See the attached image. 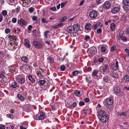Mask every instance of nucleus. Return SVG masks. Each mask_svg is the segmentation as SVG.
<instances>
[{
	"instance_id": "1",
	"label": "nucleus",
	"mask_w": 129,
	"mask_h": 129,
	"mask_svg": "<svg viewBox=\"0 0 129 129\" xmlns=\"http://www.w3.org/2000/svg\"><path fill=\"white\" fill-rule=\"evenodd\" d=\"M17 23L19 25L22 27L26 25L27 24V22L23 18H21L18 20Z\"/></svg>"
},
{
	"instance_id": "2",
	"label": "nucleus",
	"mask_w": 129,
	"mask_h": 129,
	"mask_svg": "<svg viewBox=\"0 0 129 129\" xmlns=\"http://www.w3.org/2000/svg\"><path fill=\"white\" fill-rule=\"evenodd\" d=\"M101 116V117L99 118V119H100L101 121L103 123H106L109 118V116L107 114L105 115Z\"/></svg>"
},
{
	"instance_id": "3",
	"label": "nucleus",
	"mask_w": 129,
	"mask_h": 129,
	"mask_svg": "<svg viewBox=\"0 0 129 129\" xmlns=\"http://www.w3.org/2000/svg\"><path fill=\"white\" fill-rule=\"evenodd\" d=\"M108 66L107 64L103 65L100 68V72L104 74V73L106 71L108 70Z\"/></svg>"
},
{
	"instance_id": "4",
	"label": "nucleus",
	"mask_w": 129,
	"mask_h": 129,
	"mask_svg": "<svg viewBox=\"0 0 129 129\" xmlns=\"http://www.w3.org/2000/svg\"><path fill=\"white\" fill-rule=\"evenodd\" d=\"M33 45L37 49L40 48L42 47L41 44L37 41H34L33 42Z\"/></svg>"
},
{
	"instance_id": "5",
	"label": "nucleus",
	"mask_w": 129,
	"mask_h": 129,
	"mask_svg": "<svg viewBox=\"0 0 129 129\" xmlns=\"http://www.w3.org/2000/svg\"><path fill=\"white\" fill-rule=\"evenodd\" d=\"M111 6V4L109 1L106 2L103 4V7L105 9H108Z\"/></svg>"
},
{
	"instance_id": "6",
	"label": "nucleus",
	"mask_w": 129,
	"mask_h": 129,
	"mask_svg": "<svg viewBox=\"0 0 129 129\" xmlns=\"http://www.w3.org/2000/svg\"><path fill=\"white\" fill-rule=\"evenodd\" d=\"M89 16L90 17L92 18H96L97 16V12L94 11H91L89 13Z\"/></svg>"
},
{
	"instance_id": "7",
	"label": "nucleus",
	"mask_w": 129,
	"mask_h": 129,
	"mask_svg": "<svg viewBox=\"0 0 129 129\" xmlns=\"http://www.w3.org/2000/svg\"><path fill=\"white\" fill-rule=\"evenodd\" d=\"M74 29L73 26H72L67 27V32L69 33L73 34L75 33Z\"/></svg>"
},
{
	"instance_id": "8",
	"label": "nucleus",
	"mask_w": 129,
	"mask_h": 129,
	"mask_svg": "<svg viewBox=\"0 0 129 129\" xmlns=\"http://www.w3.org/2000/svg\"><path fill=\"white\" fill-rule=\"evenodd\" d=\"M40 115L39 116V115L38 114L37 115V116L38 117V120H41L44 119L45 117V113L42 112H40Z\"/></svg>"
},
{
	"instance_id": "9",
	"label": "nucleus",
	"mask_w": 129,
	"mask_h": 129,
	"mask_svg": "<svg viewBox=\"0 0 129 129\" xmlns=\"http://www.w3.org/2000/svg\"><path fill=\"white\" fill-rule=\"evenodd\" d=\"M120 7L119 6L117 7H114L111 10V12L113 14H115L119 12L120 10Z\"/></svg>"
},
{
	"instance_id": "10",
	"label": "nucleus",
	"mask_w": 129,
	"mask_h": 129,
	"mask_svg": "<svg viewBox=\"0 0 129 129\" xmlns=\"http://www.w3.org/2000/svg\"><path fill=\"white\" fill-rule=\"evenodd\" d=\"M73 27L74 28V32L75 33L79 31L80 28V25L78 24H75L74 25Z\"/></svg>"
},
{
	"instance_id": "11",
	"label": "nucleus",
	"mask_w": 129,
	"mask_h": 129,
	"mask_svg": "<svg viewBox=\"0 0 129 129\" xmlns=\"http://www.w3.org/2000/svg\"><path fill=\"white\" fill-rule=\"evenodd\" d=\"M11 87L13 88L17 89L19 87V84L16 82H13L12 83Z\"/></svg>"
},
{
	"instance_id": "12",
	"label": "nucleus",
	"mask_w": 129,
	"mask_h": 129,
	"mask_svg": "<svg viewBox=\"0 0 129 129\" xmlns=\"http://www.w3.org/2000/svg\"><path fill=\"white\" fill-rule=\"evenodd\" d=\"M85 28L87 31H90L92 28V25L90 23H86L84 26Z\"/></svg>"
},
{
	"instance_id": "13",
	"label": "nucleus",
	"mask_w": 129,
	"mask_h": 129,
	"mask_svg": "<svg viewBox=\"0 0 129 129\" xmlns=\"http://www.w3.org/2000/svg\"><path fill=\"white\" fill-rule=\"evenodd\" d=\"M17 81L20 83H24L25 80L24 78L21 77L19 76L17 77L16 78Z\"/></svg>"
},
{
	"instance_id": "14",
	"label": "nucleus",
	"mask_w": 129,
	"mask_h": 129,
	"mask_svg": "<svg viewBox=\"0 0 129 129\" xmlns=\"http://www.w3.org/2000/svg\"><path fill=\"white\" fill-rule=\"evenodd\" d=\"M101 51L103 54H105L107 53L108 51L105 46H102L101 48Z\"/></svg>"
},
{
	"instance_id": "15",
	"label": "nucleus",
	"mask_w": 129,
	"mask_h": 129,
	"mask_svg": "<svg viewBox=\"0 0 129 129\" xmlns=\"http://www.w3.org/2000/svg\"><path fill=\"white\" fill-rule=\"evenodd\" d=\"M8 37L9 39V40L11 41H16L17 40V37L14 35H10L8 36Z\"/></svg>"
},
{
	"instance_id": "16",
	"label": "nucleus",
	"mask_w": 129,
	"mask_h": 129,
	"mask_svg": "<svg viewBox=\"0 0 129 129\" xmlns=\"http://www.w3.org/2000/svg\"><path fill=\"white\" fill-rule=\"evenodd\" d=\"M105 101L107 104L108 105H111L113 104V101L111 99L109 98H107Z\"/></svg>"
},
{
	"instance_id": "17",
	"label": "nucleus",
	"mask_w": 129,
	"mask_h": 129,
	"mask_svg": "<svg viewBox=\"0 0 129 129\" xmlns=\"http://www.w3.org/2000/svg\"><path fill=\"white\" fill-rule=\"evenodd\" d=\"M114 91L115 93L116 94L119 93L121 91L120 88L118 87H114Z\"/></svg>"
},
{
	"instance_id": "18",
	"label": "nucleus",
	"mask_w": 129,
	"mask_h": 129,
	"mask_svg": "<svg viewBox=\"0 0 129 129\" xmlns=\"http://www.w3.org/2000/svg\"><path fill=\"white\" fill-rule=\"evenodd\" d=\"M116 26V25L114 23H111L110 25V28L112 31H114L115 30Z\"/></svg>"
},
{
	"instance_id": "19",
	"label": "nucleus",
	"mask_w": 129,
	"mask_h": 129,
	"mask_svg": "<svg viewBox=\"0 0 129 129\" xmlns=\"http://www.w3.org/2000/svg\"><path fill=\"white\" fill-rule=\"evenodd\" d=\"M98 114L100 116H101L106 114L105 110L100 109L98 112Z\"/></svg>"
},
{
	"instance_id": "20",
	"label": "nucleus",
	"mask_w": 129,
	"mask_h": 129,
	"mask_svg": "<svg viewBox=\"0 0 129 129\" xmlns=\"http://www.w3.org/2000/svg\"><path fill=\"white\" fill-rule=\"evenodd\" d=\"M100 22H98L96 24H94L92 26L91 28L93 30L96 29L100 25Z\"/></svg>"
},
{
	"instance_id": "21",
	"label": "nucleus",
	"mask_w": 129,
	"mask_h": 129,
	"mask_svg": "<svg viewBox=\"0 0 129 129\" xmlns=\"http://www.w3.org/2000/svg\"><path fill=\"white\" fill-rule=\"evenodd\" d=\"M111 75L114 78H117L118 77V74L115 70L113 71Z\"/></svg>"
},
{
	"instance_id": "22",
	"label": "nucleus",
	"mask_w": 129,
	"mask_h": 129,
	"mask_svg": "<svg viewBox=\"0 0 129 129\" xmlns=\"http://www.w3.org/2000/svg\"><path fill=\"white\" fill-rule=\"evenodd\" d=\"M99 73V71L97 70H95L93 71L92 73V76H97Z\"/></svg>"
},
{
	"instance_id": "23",
	"label": "nucleus",
	"mask_w": 129,
	"mask_h": 129,
	"mask_svg": "<svg viewBox=\"0 0 129 129\" xmlns=\"http://www.w3.org/2000/svg\"><path fill=\"white\" fill-rule=\"evenodd\" d=\"M24 44L25 46L27 48H29L30 47L29 42L27 39H25L24 41Z\"/></svg>"
},
{
	"instance_id": "24",
	"label": "nucleus",
	"mask_w": 129,
	"mask_h": 129,
	"mask_svg": "<svg viewBox=\"0 0 129 129\" xmlns=\"http://www.w3.org/2000/svg\"><path fill=\"white\" fill-rule=\"evenodd\" d=\"M28 78L30 81L33 83H35V80L33 77V76L31 75H29L28 76Z\"/></svg>"
},
{
	"instance_id": "25",
	"label": "nucleus",
	"mask_w": 129,
	"mask_h": 129,
	"mask_svg": "<svg viewBox=\"0 0 129 129\" xmlns=\"http://www.w3.org/2000/svg\"><path fill=\"white\" fill-rule=\"evenodd\" d=\"M96 52V51L94 48H91L89 52V54L91 55V56L94 55Z\"/></svg>"
},
{
	"instance_id": "26",
	"label": "nucleus",
	"mask_w": 129,
	"mask_h": 129,
	"mask_svg": "<svg viewBox=\"0 0 129 129\" xmlns=\"http://www.w3.org/2000/svg\"><path fill=\"white\" fill-rule=\"evenodd\" d=\"M50 33V32L48 30H46L44 33V36L45 38H48L47 36H48L49 37L50 36L48 34Z\"/></svg>"
},
{
	"instance_id": "27",
	"label": "nucleus",
	"mask_w": 129,
	"mask_h": 129,
	"mask_svg": "<svg viewBox=\"0 0 129 129\" xmlns=\"http://www.w3.org/2000/svg\"><path fill=\"white\" fill-rule=\"evenodd\" d=\"M46 81L44 80H40L39 81V84L40 86H43L46 82Z\"/></svg>"
},
{
	"instance_id": "28",
	"label": "nucleus",
	"mask_w": 129,
	"mask_h": 129,
	"mask_svg": "<svg viewBox=\"0 0 129 129\" xmlns=\"http://www.w3.org/2000/svg\"><path fill=\"white\" fill-rule=\"evenodd\" d=\"M21 59L23 61H24L25 62L27 63L29 60L28 59V58L26 56H24L23 57H21Z\"/></svg>"
},
{
	"instance_id": "29",
	"label": "nucleus",
	"mask_w": 129,
	"mask_h": 129,
	"mask_svg": "<svg viewBox=\"0 0 129 129\" xmlns=\"http://www.w3.org/2000/svg\"><path fill=\"white\" fill-rule=\"evenodd\" d=\"M118 114L120 116L123 115L125 117H126L127 113L126 112H121L118 113Z\"/></svg>"
},
{
	"instance_id": "30",
	"label": "nucleus",
	"mask_w": 129,
	"mask_h": 129,
	"mask_svg": "<svg viewBox=\"0 0 129 129\" xmlns=\"http://www.w3.org/2000/svg\"><path fill=\"white\" fill-rule=\"evenodd\" d=\"M74 93V94L77 96H80V91L77 90H75Z\"/></svg>"
},
{
	"instance_id": "31",
	"label": "nucleus",
	"mask_w": 129,
	"mask_h": 129,
	"mask_svg": "<svg viewBox=\"0 0 129 129\" xmlns=\"http://www.w3.org/2000/svg\"><path fill=\"white\" fill-rule=\"evenodd\" d=\"M120 39L121 40L123 41L124 42H126L127 41V37L125 36L122 37L120 36Z\"/></svg>"
},
{
	"instance_id": "32",
	"label": "nucleus",
	"mask_w": 129,
	"mask_h": 129,
	"mask_svg": "<svg viewBox=\"0 0 129 129\" xmlns=\"http://www.w3.org/2000/svg\"><path fill=\"white\" fill-rule=\"evenodd\" d=\"M76 105L77 104L76 102H73L72 105L69 106V108H74L76 106Z\"/></svg>"
},
{
	"instance_id": "33",
	"label": "nucleus",
	"mask_w": 129,
	"mask_h": 129,
	"mask_svg": "<svg viewBox=\"0 0 129 129\" xmlns=\"http://www.w3.org/2000/svg\"><path fill=\"white\" fill-rule=\"evenodd\" d=\"M4 72L3 71H0V78H4L5 77L4 75Z\"/></svg>"
},
{
	"instance_id": "34",
	"label": "nucleus",
	"mask_w": 129,
	"mask_h": 129,
	"mask_svg": "<svg viewBox=\"0 0 129 129\" xmlns=\"http://www.w3.org/2000/svg\"><path fill=\"white\" fill-rule=\"evenodd\" d=\"M17 97L20 100L22 101H23L24 100V97L22 96L20 94H18L17 95Z\"/></svg>"
},
{
	"instance_id": "35",
	"label": "nucleus",
	"mask_w": 129,
	"mask_h": 129,
	"mask_svg": "<svg viewBox=\"0 0 129 129\" xmlns=\"http://www.w3.org/2000/svg\"><path fill=\"white\" fill-rule=\"evenodd\" d=\"M90 39V37L88 35H86L84 38L85 42H87L89 41Z\"/></svg>"
},
{
	"instance_id": "36",
	"label": "nucleus",
	"mask_w": 129,
	"mask_h": 129,
	"mask_svg": "<svg viewBox=\"0 0 129 129\" xmlns=\"http://www.w3.org/2000/svg\"><path fill=\"white\" fill-rule=\"evenodd\" d=\"M124 4L126 6H129V0H123Z\"/></svg>"
},
{
	"instance_id": "37",
	"label": "nucleus",
	"mask_w": 129,
	"mask_h": 129,
	"mask_svg": "<svg viewBox=\"0 0 129 129\" xmlns=\"http://www.w3.org/2000/svg\"><path fill=\"white\" fill-rule=\"evenodd\" d=\"M6 117H7L13 119L14 115L12 114H8L6 115Z\"/></svg>"
},
{
	"instance_id": "38",
	"label": "nucleus",
	"mask_w": 129,
	"mask_h": 129,
	"mask_svg": "<svg viewBox=\"0 0 129 129\" xmlns=\"http://www.w3.org/2000/svg\"><path fill=\"white\" fill-rule=\"evenodd\" d=\"M11 32V30L9 28H7L5 30V33L6 34H7L10 33Z\"/></svg>"
},
{
	"instance_id": "39",
	"label": "nucleus",
	"mask_w": 129,
	"mask_h": 129,
	"mask_svg": "<svg viewBox=\"0 0 129 129\" xmlns=\"http://www.w3.org/2000/svg\"><path fill=\"white\" fill-rule=\"evenodd\" d=\"M47 59L49 60V62L51 63L53 62L54 61V59L53 58L49 57Z\"/></svg>"
},
{
	"instance_id": "40",
	"label": "nucleus",
	"mask_w": 129,
	"mask_h": 129,
	"mask_svg": "<svg viewBox=\"0 0 129 129\" xmlns=\"http://www.w3.org/2000/svg\"><path fill=\"white\" fill-rule=\"evenodd\" d=\"M90 78L89 77H86L85 78V80L89 84H90L91 82V80H90Z\"/></svg>"
},
{
	"instance_id": "41",
	"label": "nucleus",
	"mask_w": 129,
	"mask_h": 129,
	"mask_svg": "<svg viewBox=\"0 0 129 129\" xmlns=\"http://www.w3.org/2000/svg\"><path fill=\"white\" fill-rule=\"evenodd\" d=\"M92 70V68L91 67H88L85 70H84V72L85 73H86V72H87V71L89 72H91Z\"/></svg>"
},
{
	"instance_id": "42",
	"label": "nucleus",
	"mask_w": 129,
	"mask_h": 129,
	"mask_svg": "<svg viewBox=\"0 0 129 129\" xmlns=\"http://www.w3.org/2000/svg\"><path fill=\"white\" fill-rule=\"evenodd\" d=\"M116 49V46L115 45H114L111 47L110 49V51L111 52H112L115 50Z\"/></svg>"
},
{
	"instance_id": "43",
	"label": "nucleus",
	"mask_w": 129,
	"mask_h": 129,
	"mask_svg": "<svg viewBox=\"0 0 129 129\" xmlns=\"http://www.w3.org/2000/svg\"><path fill=\"white\" fill-rule=\"evenodd\" d=\"M34 8L33 7H31L28 9V11L30 13H32L34 12Z\"/></svg>"
},
{
	"instance_id": "44",
	"label": "nucleus",
	"mask_w": 129,
	"mask_h": 129,
	"mask_svg": "<svg viewBox=\"0 0 129 129\" xmlns=\"http://www.w3.org/2000/svg\"><path fill=\"white\" fill-rule=\"evenodd\" d=\"M7 12L6 10H3L2 12V14L4 16H6L7 15Z\"/></svg>"
},
{
	"instance_id": "45",
	"label": "nucleus",
	"mask_w": 129,
	"mask_h": 129,
	"mask_svg": "<svg viewBox=\"0 0 129 129\" xmlns=\"http://www.w3.org/2000/svg\"><path fill=\"white\" fill-rule=\"evenodd\" d=\"M72 74L74 76H77L78 74V71H73L72 72Z\"/></svg>"
},
{
	"instance_id": "46",
	"label": "nucleus",
	"mask_w": 129,
	"mask_h": 129,
	"mask_svg": "<svg viewBox=\"0 0 129 129\" xmlns=\"http://www.w3.org/2000/svg\"><path fill=\"white\" fill-rule=\"evenodd\" d=\"M124 80L127 81H129V76L128 75H125L123 78Z\"/></svg>"
},
{
	"instance_id": "47",
	"label": "nucleus",
	"mask_w": 129,
	"mask_h": 129,
	"mask_svg": "<svg viewBox=\"0 0 129 129\" xmlns=\"http://www.w3.org/2000/svg\"><path fill=\"white\" fill-rule=\"evenodd\" d=\"M104 60V59L103 57H101L99 58L98 60V62H103Z\"/></svg>"
},
{
	"instance_id": "48",
	"label": "nucleus",
	"mask_w": 129,
	"mask_h": 129,
	"mask_svg": "<svg viewBox=\"0 0 129 129\" xmlns=\"http://www.w3.org/2000/svg\"><path fill=\"white\" fill-rule=\"evenodd\" d=\"M108 77L106 76H105L103 78L104 80L106 82H108Z\"/></svg>"
},
{
	"instance_id": "49",
	"label": "nucleus",
	"mask_w": 129,
	"mask_h": 129,
	"mask_svg": "<svg viewBox=\"0 0 129 129\" xmlns=\"http://www.w3.org/2000/svg\"><path fill=\"white\" fill-rule=\"evenodd\" d=\"M65 70V67L64 65H63L61 66L60 70L61 71H63Z\"/></svg>"
},
{
	"instance_id": "50",
	"label": "nucleus",
	"mask_w": 129,
	"mask_h": 129,
	"mask_svg": "<svg viewBox=\"0 0 129 129\" xmlns=\"http://www.w3.org/2000/svg\"><path fill=\"white\" fill-rule=\"evenodd\" d=\"M96 31L97 33L98 34H99L100 33H101L102 32V29L101 28H98L97 29Z\"/></svg>"
},
{
	"instance_id": "51",
	"label": "nucleus",
	"mask_w": 129,
	"mask_h": 129,
	"mask_svg": "<svg viewBox=\"0 0 129 129\" xmlns=\"http://www.w3.org/2000/svg\"><path fill=\"white\" fill-rule=\"evenodd\" d=\"M126 18V17L124 14H123V15L121 16V19L122 20L124 21L125 20Z\"/></svg>"
},
{
	"instance_id": "52",
	"label": "nucleus",
	"mask_w": 129,
	"mask_h": 129,
	"mask_svg": "<svg viewBox=\"0 0 129 129\" xmlns=\"http://www.w3.org/2000/svg\"><path fill=\"white\" fill-rule=\"evenodd\" d=\"M124 34V33L122 31H120L119 32V38H120V37H122Z\"/></svg>"
},
{
	"instance_id": "53",
	"label": "nucleus",
	"mask_w": 129,
	"mask_h": 129,
	"mask_svg": "<svg viewBox=\"0 0 129 129\" xmlns=\"http://www.w3.org/2000/svg\"><path fill=\"white\" fill-rule=\"evenodd\" d=\"M103 0H96V2L98 4H99L102 3L103 2Z\"/></svg>"
},
{
	"instance_id": "54",
	"label": "nucleus",
	"mask_w": 129,
	"mask_h": 129,
	"mask_svg": "<svg viewBox=\"0 0 129 129\" xmlns=\"http://www.w3.org/2000/svg\"><path fill=\"white\" fill-rule=\"evenodd\" d=\"M85 104V103L83 101H80L79 103V105L81 106H83Z\"/></svg>"
},
{
	"instance_id": "55",
	"label": "nucleus",
	"mask_w": 129,
	"mask_h": 129,
	"mask_svg": "<svg viewBox=\"0 0 129 129\" xmlns=\"http://www.w3.org/2000/svg\"><path fill=\"white\" fill-rule=\"evenodd\" d=\"M17 72V71L15 69L14 70H12L11 71V72L14 74H15Z\"/></svg>"
},
{
	"instance_id": "56",
	"label": "nucleus",
	"mask_w": 129,
	"mask_h": 129,
	"mask_svg": "<svg viewBox=\"0 0 129 129\" xmlns=\"http://www.w3.org/2000/svg\"><path fill=\"white\" fill-rule=\"evenodd\" d=\"M67 3V2H65L62 3H61V8L63 7Z\"/></svg>"
},
{
	"instance_id": "57",
	"label": "nucleus",
	"mask_w": 129,
	"mask_h": 129,
	"mask_svg": "<svg viewBox=\"0 0 129 129\" xmlns=\"http://www.w3.org/2000/svg\"><path fill=\"white\" fill-rule=\"evenodd\" d=\"M50 10H52L53 11H56V7H53L50 8Z\"/></svg>"
},
{
	"instance_id": "58",
	"label": "nucleus",
	"mask_w": 129,
	"mask_h": 129,
	"mask_svg": "<svg viewBox=\"0 0 129 129\" xmlns=\"http://www.w3.org/2000/svg\"><path fill=\"white\" fill-rule=\"evenodd\" d=\"M20 9V7L19 6L18 7L16 8V11L17 12V14H18V13L19 12Z\"/></svg>"
},
{
	"instance_id": "59",
	"label": "nucleus",
	"mask_w": 129,
	"mask_h": 129,
	"mask_svg": "<svg viewBox=\"0 0 129 129\" xmlns=\"http://www.w3.org/2000/svg\"><path fill=\"white\" fill-rule=\"evenodd\" d=\"M5 125L2 124H0V129H5Z\"/></svg>"
},
{
	"instance_id": "60",
	"label": "nucleus",
	"mask_w": 129,
	"mask_h": 129,
	"mask_svg": "<svg viewBox=\"0 0 129 129\" xmlns=\"http://www.w3.org/2000/svg\"><path fill=\"white\" fill-rule=\"evenodd\" d=\"M17 20V19L16 18H13L12 19V21L13 23H15L16 22Z\"/></svg>"
},
{
	"instance_id": "61",
	"label": "nucleus",
	"mask_w": 129,
	"mask_h": 129,
	"mask_svg": "<svg viewBox=\"0 0 129 129\" xmlns=\"http://www.w3.org/2000/svg\"><path fill=\"white\" fill-rule=\"evenodd\" d=\"M115 64H113L111 65L110 66L111 68L113 70H115Z\"/></svg>"
},
{
	"instance_id": "62",
	"label": "nucleus",
	"mask_w": 129,
	"mask_h": 129,
	"mask_svg": "<svg viewBox=\"0 0 129 129\" xmlns=\"http://www.w3.org/2000/svg\"><path fill=\"white\" fill-rule=\"evenodd\" d=\"M42 22L44 23H47V21L45 18H43L42 19Z\"/></svg>"
},
{
	"instance_id": "63",
	"label": "nucleus",
	"mask_w": 129,
	"mask_h": 129,
	"mask_svg": "<svg viewBox=\"0 0 129 129\" xmlns=\"http://www.w3.org/2000/svg\"><path fill=\"white\" fill-rule=\"evenodd\" d=\"M124 9L125 10V11H128L129 10V7H126L125 6V7H123Z\"/></svg>"
},
{
	"instance_id": "64",
	"label": "nucleus",
	"mask_w": 129,
	"mask_h": 129,
	"mask_svg": "<svg viewBox=\"0 0 129 129\" xmlns=\"http://www.w3.org/2000/svg\"><path fill=\"white\" fill-rule=\"evenodd\" d=\"M115 68H116V69H117L119 67L118 66V62L117 61H116V64L115 65Z\"/></svg>"
}]
</instances>
